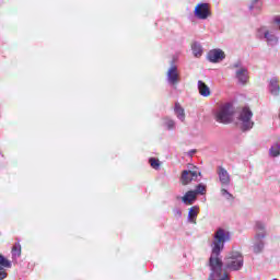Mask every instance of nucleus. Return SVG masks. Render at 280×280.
<instances>
[{
  "label": "nucleus",
  "mask_w": 280,
  "mask_h": 280,
  "mask_svg": "<svg viewBox=\"0 0 280 280\" xmlns=\"http://www.w3.org/2000/svg\"><path fill=\"white\" fill-rule=\"evenodd\" d=\"M231 234L224 229L220 228L215 231L213 236V242L211 243V255L209 258V266L211 273L208 280H229V273H226L222 268L224 266L225 270L231 272H237L241 268H244V256L240 252H230L222 261V250H224V244L230 242Z\"/></svg>",
  "instance_id": "obj_1"
},
{
  "label": "nucleus",
  "mask_w": 280,
  "mask_h": 280,
  "mask_svg": "<svg viewBox=\"0 0 280 280\" xmlns=\"http://www.w3.org/2000/svg\"><path fill=\"white\" fill-rule=\"evenodd\" d=\"M235 112L233 110V105L231 103H226L219 107V110L214 113V119L219 124H231L233 121V115Z\"/></svg>",
  "instance_id": "obj_2"
},
{
  "label": "nucleus",
  "mask_w": 280,
  "mask_h": 280,
  "mask_svg": "<svg viewBox=\"0 0 280 280\" xmlns=\"http://www.w3.org/2000/svg\"><path fill=\"white\" fill-rule=\"evenodd\" d=\"M237 119L243 132L253 130L255 121H253V110H250V107H243Z\"/></svg>",
  "instance_id": "obj_3"
},
{
  "label": "nucleus",
  "mask_w": 280,
  "mask_h": 280,
  "mask_svg": "<svg viewBox=\"0 0 280 280\" xmlns=\"http://www.w3.org/2000/svg\"><path fill=\"white\" fill-rule=\"evenodd\" d=\"M257 36L260 40H265L268 47H277L279 45V36L275 34V31H270L266 26L258 28Z\"/></svg>",
  "instance_id": "obj_4"
},
{
  "label": "nucleus",
  "mask_w": 280,
  "mask_h": 280,
  "mask_svg": "<svg viewBox=\"0 0 280 280\" xmlns=\"http://www.w3.org/2000/svg\"><path fill=\"white\" fill-rule=\"evenodd\" d=\"M232 71H235V78L238 84H248V68L244 67L241 60L235 61L230 66Z\"/></svg>",
  "instance_id": "obj_5"
},
{
  "label": "nucleus",
  "mask_w": 280,
  "mask_h": 280,
  "mask_svg": "<svg viewBox=\"0 0 280 280\" xmlns=\"http://www.w3.org/2000/svg\"><path fill=\"white\" fill-rule=\"evenodd\" d=\"M195 16L197 19H200L201 21H205L211 16V11L209 10V3H199L195 8Z\"/></svg>",
  "instance_id": "obj_6"
},
{
  "label": "nucleus",
  "mask_w": 280,
  "mask_h": 280,
  "mask_svg": "<svg viewBox=\"0 0 280 280\" xmlns=\"http://www.w3.org/2000/svg\"><path fill=\"white\" fill-rule=\"evenodd\" d=\"M217 174L219 176V182L221 187H231V174L223 166H218Z\"/></svg>",
  "instance_id": "obj_7"
},
{
  "label": "nucleus",
  "mask_w": 280,
  "mask_h": 280,
  "mask_svg": "<svg viewBox=\"0 0 280 280\" xmlns=\"http://www.w3.org/2000/svg\"><path fill=\"white\" fill-rule=\"evenodd\" d=\"M166 80L168 84H172V86L178 84L180 82V74H178V67L172 66L166 73Z\"/></svg>",
  "instance_id": "obj_8"
},
{
  "label": "nucleus",
  "mask_w": 280,
  "mask_h": 280,
  "mask_svg": "<svg viewBox=\"0 0 280 280\" xmlns=\"http://www.w3.org/2000/svg\"><path fill=\"white\" fill-rule=\"evenodd\" d=\"M200 172L198 171H183L182 172V185H189L191 180H198Z\"/></svg>",
  "instance_id": "obj_9"
},
{
  "label": "nucleus",
  "mask_w": 280,
  "mask_h": 280,
  "mask_svg": "<svg viewBox=\"0 0 280 280\" xmlns=\"http://www.w3.org/2000/svg\"><path fill=\"white\" fill-rule=\"evenodd\" d=\"M268 91H269L270 95H272L273 97H279L280 96L279 78L272 77L269 80Z\"/></svg>",
  "instance_id": "obj_10"
},
{
  "label": "nucleus",
  "mask_w": 280,
  "mask_h": 280,
  "mask_svg": "<svg viewBox=\"0 0 280 280\" xmlns=\"http://www.w3.org/2000/svg\"><path fill=\"white\" fill-rule=\"evenodd\" d=\"M226 58V55L222 51V49H212L208 52V60L210 62H220Z\"/></svg>",
  "instance_id": "obj_11"
},
{
  "label": "nucleus",
  "mask_w": 280,
  "mask_h": 280,
  "mask_svg": "<svg viewBox=\"0 0 280 280\" xmlns=\"http://www.w3.org/2000/svg\"><path fill=\"white\" fill-rule=\"evenodd\" d=\"M177 199H182V202L186 205V207H190L198 200V197L194 190H188L183 197H177Z\"/></svg>",
  "instance_id": "obj_12"
},
{
  "label": "nucleus",
  "mask_w": 280,
  "mask_h": 280,
  "mask_svg": "<svg viewBox=\"0 0 280 280\" xmlns=\"http://www.w3.org/2000/svg\"><path fill=\"white\" fill-rule=\"evenodd\" d=\"M265 246H266V243L264 242V238H258L254 236L253 250L255 255H259V253L264 250Z\"/></svg>",
  "instance_id": "obj_13"
},
{
  "label": "nucleus",
  "mask_w": 280,
  "mask_h": 280,
  "mask_svg": "<svg viewBox=\"0 0 280 280\" xmlns=\"http://www.w3.org/2000/svg\"><path fill=\"white\" fill-rule=\"evenodd\" d=\"M200 211V207L192 206L188 211V222L191 224H196V218H198V213Z\"/></svg>",
  "instance_id": "obj_14"
},
{
  "label": "nucleus",
  "mask_w": 280,
  "mask_h": 280,
  "mask_svg": "<svg viewBox=\"0 0 280 280\" xmlns=\"http://www.w3.org/2000/svg\"><path fill=\"white\" fill-rule=\"evenodd\" d=\"M198 91L202 97H209L211 95V89L203 81H198Z\"/></svg>",
  "instance_id": "obj_15"
},
{
  "label": "nucleus",
  "mask_w": 280,
  "mask_h": 280,
  "mask_svg": "<svg viewBox=\"0 0 280 280\" xmlns=\"http://www.w3.org/2000/svg\"><path fill=\"white\" fill-rule=\"evenodd\" d=\"M175 115L179 121H185V108L180 106V103H175Z\"/></svg>",
  "instance_id": "obj_16"
},
{
  "label": "nucleus",
  "mask_w": 280,
  "mask_h": 280,
  "mask_svg": "<svg viewBox=\"0 0 280 280\" xmlns=\"http://www.w3.org/2000/svg\"><path fill=\"white\" fill-rule=\"evenodd\" d=\"M269 156H271V159H277L278 156H280V144H279V142H276L275 144H272L270 147Z\"/></svg>",
  "instance_id": "obj_17"
},
{
  "label": "nucleus",
  "mask_w": 280,
  "mask_h": 280,
  "mask_svg": "<svg viewBox=\"0 0 280 280\" xmlns=\"http://www.w3.org/2000/svg\"><path fill=\"white\" fill-rule=\"evenodd\" d=\"M261 8H264V2H261V0H252L249 4L250 12H254V10H256V12H261Z\"/></svg>",
  "instance_id": "obj_18"
},
{
  "label": "nucleus",
  "mask_w": 280,
  "mask_h": 280,
  "mask_svg": "<svg viewBox=\"0 0 280 280\" xmlns=\"http://www.w3.org/2000/svg\"><path fill=\"white\" fill-rule=\"evenodd\" d=\"M192 54L196 58H200L202 56V46L200 43L196 42L191 45Z\"/></svg>",
  "instance_id": "obj_19"
},
{
  "label": "nucleus",
  "mask_w": 280,
  "mask_h": 280,
  "mask_svg": "<svg viewBox=\"0 0 280 280\" xmlns=\"http://www.w3.org/2000/svg\"><path fill=\"white\" fill-rule=\"evenodd\" d=\"M195 196H205L207 194V186L205 184H198L196 188L192 190Z\"/></svg>",
  "instance_id": "obj_20"
},
{
  "label": "nucleus",
  "mask_w": 280,
  "mask_h": 280,
  "mask_svg": "<svg viewBox=\"0 0 280 280\" xmlns=\"http://www.w3.org/2000/svg\"><path fill=\"white\" fill-rule=\"evenodd\" d=\"M0 268H12V261L0 254Z\"/></svg>",
  "instance_id": "obj_21"
},
{
  "label": "nucleus",
  "mask_w": 280,
  "mask_h": 280,
  "mask_svg": "<svg viewBox=\"0 0 280 280\" xmlns=\"http://www.w3.org/2000/svg\"><path fill=\"white\" fill-rule=\"evenodd\" d=\"M228 187H221V196L225 198V200H235L233 194L229 192Z\"/></svg>",
  "instance_id": "obj_22"
},
{
  "label": "nucleus",
  "mask_w": 280,
  "mask_h": 280,
  "mask_svg": "<svg viewBox=\"0 0 280 280\" xmlns=\"http://www.w3.org/2000/svg\"><path fill=\"white\" fill-rule=\"evenodd\" d=\"M164 126H166L167 130H174V128H176V122L173 119L165 118Z\"/></svg>",
  "instance_id": "obj_23"
},
{
  "label": "nucleus",
  "mask_w": 280,
  "mask_h": 280,
  "mask_svg": "<svg viewBox=\"0 0 280 280\" xmlns=\"http://www.w3.org/2000/svg\"><path fill=\"white\" fill-rule=\"evenodd\" d=\"M149 163L153 170H159L161 167V162L154 158H151Z\"/></svg>",
  "instance_id": "obj_24"
},
{
  "label": "nucleus",
  "mask_w": 280,
  "mask_h": 280,
  "mask_svg": "<svg viewBox=\"0 0 280 280\" xmlns=\"http://www.w3.org/2000/svg\"><path fill=\"white\" fill-rule=\"evenodd\" d=\"M266 235H267V232H266V228H265L264 230H257L254 237H258L260 240H266Z\"/></svg>",
  "instance_id": "obj_25"
},
{
  "label": "nucleus",
  "mask_w": 280,
  "mask_h": 280,
  "mask_svg": "<svg viewBox=\"0 0 280 280\" xmlns=\"http://www.w3.org/2000/svg\"><path fill=\"white\" fill-rule=\"evenodd\" d=\"M13 257H21V245H14L12 248Z\"/></svg>",
  "instance_id": "obj_26"
},
{
  "label": "nucleus",
  "mask_w": 280,
  "mask_h": 280,
  "mask_svg": "<svg viewBox=\"0 0 280 280\" xmlns=\"http://www.w3.org/2000/svg\"><path fill=\"white\" fill-rule=\"evenodd\" d=\"M264 229H266V223L261 221H256L255 231H264Z\"/></svg>",
  "instance_id": "obj_27"
},
{
  "label": "nucleus",
  "mask_w": 280,
  "mask_h": 280,
  "mask_svg": "<svg viewBox=\"0 0 280 280\" xmlns=\"http://www.w3.org/2000/svg\"><path fill=\"white\" fill-rule=\"evenodd\" d=\"M7 268L0 267V280L8 279V271H5Z\"/></svg>",
  "instance_id": "obj_28"
},
{
  "label": "nucleus",
  "mask_w": 280,
  "mask_h": 280,
  "mask_svg": "<svg viewBox=\"0 0 280 280\" xmlns=\"http://www.w3.org/2000/svg\"><path fill=\"white\" fill-rule=\"evenodd\" d=\"M175 218H183V211L179 208L173 210Z\"/></svg>",
  "instance_id": "obj_29"
},
{
  "label": "nucleus",
  "mask_w": 280,
  "mask_h": 280,
  "mask_svg": "<svg viewBox=\"0 0 280 280\" xmlns=\"http://www.w3.org/2000/svg\"><path fill=\"white\" fill-rule=\"evenodd\" d=\"M273 22L276 23V25H278V28L280 31V15H277L275 19H273Z\"/></svg>",
  "instance_id": "obj_30"
},
{
  "label": "nucleus",
  "mask_w": 280,
  "mask_h": 280,
  "mask_svg": "<svg viewBox=\"0 0 280 280\" xmlns=\"http://www.w3.org/2000/svg\"><path fill=\"white\" fill-rule=\"evenodd\" d=\"M196 154V149H192L188 152V156H194Z\"/></svg>",
  "instance_id": "obj_31"
}]
</instances>
